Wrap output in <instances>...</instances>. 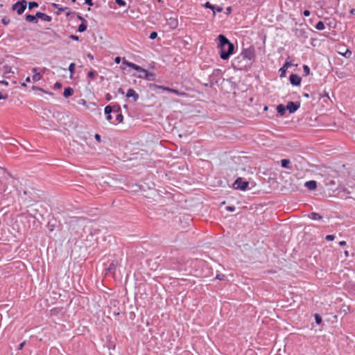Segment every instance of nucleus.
<instances>
[{
    "instance_id": "1",
    "label": "nucleus",
    "mask_w": 355,
    "mask_h": 355,
    "mask_svg": "<svg viewBox=\"0 0 355 355\" xmlns=\"http://www.w3.org/2000/svg\"><path fill=\"white\" fill-rule=\"evenodd\" d=\"M218 39L219 41L218 48L220 50V57L222 60H227L233 53L234 46L223 35H219Z\"/></svg>"
},
{
    "instance_id": "2",
    "label": "nucleus",
    "mask_w": 355,
    "mask_h": 355,
    "mask_svg": "<svg viewBox=\"0 0 355 355\" xmlns=\"http://www.w3.org/2000/svg\"><path fill=\"white\" fill-rule=\"evenodd\" d=\"M123 64L132 68L136 71L144 73V75H137L139 78H144L148 81H154L156 78V76L153 72H149L148 70L143 69L141 67L133 63L130 62L125 59L123 60Z\"/></svg>"
},
{
    "instance_id": "3",
    "label": "nucleus",
    "mask_w": 355,
    "mask_h": 355,
    "mask_svg": "<svg viewBox=\"0 0 355 355\" xmlns=\"http://www.w3.org/2000/svg\"><path fill=\"white\" fill-rule=\"evenodd\" d=\"M232 66L237 70L246 69L250 65L246 60H244L241 56L239 55L232 60Z\"/></svg>"
},
{
    "instance_id": "4",
    "label": "nucleus",
    "mask_w": 355,
    "mask_h": 355,
    "mask_svg": "<svg viewBox=\"0 0 355 355\" xmlns=\"http://www.w3.org/2000/svg\"><path fill=\"white\" fill-rule=\"evenodd\" d=\"M239 55L241 56V58H243L244 60H246L249 65H250L251 62L255 57L254 49L253 48L243 49Z\"/></svg>"
},
{
    "instance_id": "5",
    "label": "nucleus",
    "mask_w": 355,
    "mask_h": 355,
    "mask_svg": "<svg viewBox=\"0 0 355 355\" xmlns=\"http://www.w3.org/2000/svg\"><path fill=\"white\" fill-rule=\"evenodd\" d=\"M223 71L220 69H216L213 70L212 73L209 76V80L210 85H214L218 83L219 79L222 76Z\"/></svg>"
},
{
    "instance_id": "6",
    "label": "nucleus",
    "mask_w": 355,
    "mask_h": 355,
    "mask_svg": "<svg viewBox=\"0 0 355 355\" xmlns=\"http://www.w3.org/2000/svg\"><path fill=\"white\" fill-rule=\"evenodd\" d=\"M248 182L243 181L241 178H238L233 184L235 189H239L241 191H245L248 187Z\"/></svg>"
},
{
    "instance_id": "7",
    "label": "nucleus",
    "mask_w": 355,
    "mask_h": 355,
    "mask_svg": "<svg viewBox=\"0 0 355 355\" xmlns=\"http://www.w3.org/2000/svg\"><path fill=\"white\" fill-rule=\"evenodd\" d=\"M28 1H17L12 6V10H15L17 14L21 15L24 12L27 6Z\"/></svg>"
},
{
    "instance_id": "8",
    "label": "nucleus",
    "mask_w": 355,
    "mask_h": 355,
    "mask_svg": "<svg viewBox=\"0 0 355 355\" xmlns=\"http://www.w3.org/2000/svg\"><path fill=\"white\" fill-rule=\"evenodd\" d=\"M300 107V103L299 101H288L286 105V109L291 114L295 112Z\"/></svg>"
},
{
    "instance_id": "9",
    "label": "nucleus",
    "mask_w": 355,
    "mask_h": 355,
    "mask_svg": "<svg viewBox=\"0 0 355 355\" xmlns=\"http://www.w3.org/2000/svg\"><path fill=\"white\" fill-rule=\"evenodd\" d=\"M289 80H290L291 84L294 86L300 85L301 83V80H302L301 78L298 75L295 74V73H292L290 76Z\"/></svg>"
},
{
    "instance_id": "10",
    "label": "nucleus",
    "mask_w": 355,
    "mask_h": 355,
    "mask_svg": "<svg viewBox=\"0 0 355 355\" xmlns=\"http://www.w3.org/2000/svg\"><path fill=\"white\" fill-rule=\"evenodd\" d=\"M126 97L132 98L133 101L135 102L138 100L139 95L133 89H129L126 92Z\"/></svg>"
},
{
    "instance_id": "11",
    "label": "nucleus",
    "mask_w": 355,
    "mask_h": 355,
    "mask_svg": "<svg viewBox=\"0 0 355 355\" xmlns=\"http://www.w3.org/2000/svg\"><path fill=\"white\" fill-rule=\"evenodd\" d=\"M36 17H37V20L40 19V20L44 21H51V17L47 15L45 13L40 12H36Z\"/></svg>"
},
{
    "instance_id": "12",
    "label": "nucleus",
    "mask_w": 355,
    "mask_h": 355,
    "mask_svg": "<svg viewBox=\"0 0 355 355\" xmlns=\"http://www.w3.org/2000/svg\"><path fill=\"white\" fill-rule=\"evenodd\" d=\"M167 25L170 27V28L175 29L178 26V21L176 18L170 17L167 19Z\"/></svg>"
},
{
    "instance_id": "13",
    "label": "nucleus",
    "mask_w": 355,
    "mask_h": 355,
    "mask_svg": "<svg viewBox=\"0 0 355 355\" xmlns=\"http://www.w3.org/2000/svg\"><path fill=\"white\" fill-rule=\"evenodd\" d=\"M148 87L151 89H162L163 91H166V92H171V90L172 89V88H170V87H165V86H162V85H156V84H153V83L149 84Z\"/></svg>"
},
{
    "instance_id": "14",
    "label": "nucleus",
    "mask_w": 355,
    "mask_h": 355,
    "mask_svg": "<svg viewBox=\"0 0 355 355\" xmlns=\"http://www.w3.org/2000/svg\"><path fill=\"white\" fill-rule=\"evenodd\" d=\"M304 186L310 190H313L317 187V183L315 180H310L306 182Z\"/></svg>"
},
{
    "instance_id": "15",
    "label": "nucleus",
    "mask_w": 355,
    "mask_h": 355,
    "mask_svg": "<svg viewBox=\"0 0 355 355\" xmlns=\"http://www.w3.org/2000/svg\"><path fill=\"white\" fill-rule=\"evenodd\" d=\"M80 19L82 20V23L79 25L78 31L80 33H83L85 31H86L87 24L86 20H85L82 17H80Z\"/></svg>"
},
{
    "instance_id": "16",
    "label": "nucleus",
    "mask_w": 355,
    "mask_h": 355,
    "mask_svg": "<svg viewBox=\"0 0 355 355\" xmlns=\"http://www.w3.org/2000/svg\"><path fill=\"white\" fill-rule=\"evenodd\" d=\"M73 92H74L73 89L70 87H68L64 89L63 96L65 98H68V97L72 96L73 94Z\"/></svg>"
},
{
    "instance_id": "17",
    "label": "nucleus",
    "mask_w": 355,
    "mask_h": 355,
    "mask_svg": "<svg viewBox=\"0 0 355 355\" xmlns=\"http://www.w3.org/2000/svg\"><path fill=\"white\" fill-rule=\"evenodd\" d=\"M26 20L28 22H33V23L37 24V19L36 14L35 15H26Z\"/></svg>"
},
{
    "instance_id": "18",
    "label": "nucleus",
    "mask_w": 355,
    "mask_h": 355,
    "mask_svg": "<svg viewBox=\"0 0 355 355\" xmlns=\"http://www.w3.org/2000/svg\"><path fill=\"white\" fill-rule=\"evenodd\" d=\"M281 166L285 168L290 169L291 168V162L289 159H284L281 160Z\"/></svg>"
},
{
    "instance_id": "19",
    "label": "nucleus",
    "mask_w": 355,
    "mask_h": 355,
    "mask_svg": "<svg viewBox=\"0 0 355 355\" xmlns=\"http://www.w3.org/2000/svg\"><path fill=\"white\" fill-rule=\"evenodd\" d=\"M309 218L314 220H320L322 218V216L316 212H311L309 215Z\"/></svg>"
},
{
    "instance_id": "20",
    "label": "nucleus",
    "mask_w": 355,
    "mask_h": 355,
    "mask_svg": "<svg viewBox=\"0 0 355 355\" xmlns=\"http://www.w3.org/2000/svg\"><path fill=\"white\" fill-rule=\"evenodd\" d=\"M286 106H284V105L282 104H280L279 105H277V112L280 114V115H284L285 114V112L286 110Z\"/></svg>"
},
{
    "instance_id": "21",
    "label": "nucleus",
    "mask_w": 355,
    "mask_h": 355,
    "mask_svg": "<svg viewBox=\"0 0 355 355\" xmlns=\"http://www.w3.org/2000/svg\"><path fill=\"white\" fill-rule=\"evenodd\" d=\"M291 66V62H286V63L284 64V66L280 69V71H281V76H284L285 73H286V69L290 67Z\"/></svg>"
},
{
    "instance_id": "22",
    "label": "nucleus",
    "mask_w": 355,
    "mask_h": 355,
    "mask_svg": "<svg viewBox=\"0 0 355 355\" xmlns=\"http://www.w3.org/2000/svg\"><path fill=\"white\" fill-rule=\"evenodd\" d=\"M171 92L173 93L175 95L179 96H186V93H184L183 92H180V91H179L178 89H173V88L171 89Z\"/></svg>"
},
{
    "instance_id": "23",
    "label": "nucleus",
    "mask_w": 355,
    "mask_h": 355,
    "mask_svg": "<svg viewBox=\"0 0 355 355\" xmlns=\"http://www.w3.org/2000/svg\"><path fill=\"white\" fill-rule=\"evenodd\" d=\"M315 28L318 31H322L324 29V24L322 21H319L315 26Z\"/></svg>"
},
{
    "instance_id": "24",
    "label": "nucleus",
    "mask_w": 355,
    "mask_h": 355,
    "mask_svg": "<svg viewBox=\"0 0 355 355\" xmlns=\"http://www.w3.org/2000/svg\"><path fill=\"white\" fill-rule=\"evenodd\" d=\"M42 78V76L40 73H35V74H33L32 77V80L34 83L38 82Z\"/></svg>"
},
{
    "instance_id": "25",
    "label": "nucleus",
    "mask_w": 355,
    "mask_h": 355,
    "mask_svg": "<svg viewBox=\"0 0 355 355\" xmlns=\"http://www.w3.org/2000/svg\"><path fill=\"white\" fill-rule=\"evenodd\" d=\"M75 67H76V64L75 63L72 62L69 64V71L70 72V77L71 78L73 73H74V71H75Z\"/></svg>"
},
{
    "instance_id": "26",
    "label": "nucleus",
    "mask_w": 355,
    "mask_h": 355,
    "mask_svg": "<svg viewBox=\"0 0 355 355\" xmlns=\"http://www.w3.org/2000/svg\"><path fill=\"white\" fill-rule=\"evenodd\" d=\"M38 6V3L37 1H28V8L29 9H33V8H36Z\"/></svg>"
},
{
    "instance_id": "27",
    "label": "nucleus",
    "mask_w": 355,
    "mask_h": 355,
    "mask_svg": "<svg viewBox=\"0 0 355 355\" xmlns=\"http://www.w3.org/2000/svg\"><path fill=\"white\" fill-rule=\"evenodd\" d=\"M112 112V107L110 105H107L104 109V112L105 114H110Z\"/></svg>"
},
{
    "instance_id": "28",
    "label": "nucleus",
    "mask_w": 355,
    "mask_h": 355,
    "mask_svg": "<svg viewBox=\"0 0 355 355\" xmlns=\"http://www.w3.org/2000/svg\"><path fill=\"white\" fill-rule=\"evenodd\" d=\"M303 71L306 76H308L310 74V68L308 65H303Z\"/></svg>"
},
{
    "instance_id": "29",
    "label": "nucleus",
    "mask_w": 355,
    "mask_h": 355,
    "mask_svg": "<svg viewBox=\"0 0 355 355\" xmlns=\"http://www.w3.org/2000/svg\"><path fill=\"white\" fill-rule=\"evenodd\" d=\"M123 116L122 114L118 113L116 116V121L118 123H121L123 121Z\"/></svg>"
},
{
    "instance_id": "30",
    "label": "nucleus",
    "mask_w": 355,
    "mask_h": 355,
    "mask_svg": "<svg viewBox=\"0 0 355 355\" xmlns=\"http://www.w3.org/2000/svg\"><path fill=\"white\" fill-rule=\"evenodd\" d=\"M315 321L318 324L322 322V318L318 314H315Z\"/></svg>"
},
{
    "instance_id": "31",
    "label": "nucleus",
    "mask_w": 355,
    "mask_h": 355,
    "mask_svg": "<svg viewBox=\"0 0 355 355\" xmlns=\"http://www.w3.org/2000/svg\"><path fill=\"white\" fill-rule=\"evenodd\" d=\"M205 6L206 8H210L213 10L214 13H216V11L214 10V6H211L210 3H209V1H207L206 3L205 4Z\"/></svg>"
},
{
    "instance_id": "32",
    "label": "nucleus",
    "mask_w": 355,
    "mask_h": 355,
    "mask_svg": "<svg viewBox=\"0 0 355 355\" xmlns=\"http://www.w3.org/2000/svg\"><path fill=\"white\" fill-rule=\"evenodd\" d=\"M1 22L3 25H8L10 23V19L8 17H3L1 19Z\"/></svg>"
},
{
    "instance_id": "33",
    "label": "nucleus",
    "mask_w": 355,
    "mask_h": 355,
    "mask_svg": "<svg viewBox=\"0 0 355 355\" xmlns=\"http://www.w3.org/2000/svg\"><path fill=\"white\" fill-rule=\"evenodd\" d=\"M87 76L90 78H94L95 77V76H96V71H94V70H92V71L88 72Z\"/></svg>"
},
{
    "instance_id": "34",
    "label": "nucleus",
    "mask_w": 355,
    "mask_h": 355,
    "mask_svg": "<svg viewBox=\"0 0 355 355\" xmlns=\"http://www.w3.org/2000/svg\"><path fill=\"white\" fill-rule=\"evenodd\" d=\"M335 239V236L334 235H331V234H329V235H327L326 237H325V239L327 241H334Z\"/></svg>"
},
{
    "instance_id": "35",
    "label": "nucleus",
    "mask_w": 355,
    "mask_h": 355,
    "mask_svg": "<svg viewBox=\"0 0 355 355\" xmlns=\"http://www.w3.org/2000/svg\"><path fill=\"white\" fill-rule=\"evenodd\" d=\"M11 72V68L9 66H4L3 67V73H8Z\"/></svg>"
},
{
    "instance_id": "36",
    "label": "nucleus",
    "mask_w": 355,
    "mask_h": 355,
    "mask_svg": "<svg viewBox=\"0 0 355 355\" xmlns=\"http://www.w3.org/2000/svg\"><path fill=\"white\" fill-rule=\"evenodd\" d=\"M225 277V275L224 274H218L216 276V279L218 280H224Z\"/></svg>"
},
{
    "instance_id": "37",
    "label": "nucleus",
    "mask_w": 355,
    "mask_h": 355,
    "mask_svg": "<svg viewBox=\"0 0 355 355\" xmlns=\"http://www.w3.org/2000/svg\"><path fill=\"white\" fill-rule=\"evenodd\" d=\"M157 37V33L155 31L152 32L150 34L149 38L151 40H154Z\"/></svg>"
},
{
    "instance_id": "38",
    "label": "nucleus",
    "mask_w": 355,
    "mask_h": 355,
    "mask_svg": "<svg viewBox=\"0 0 355 355\" xmlns=\"http://www.w3.org/2000/svg\"><path fill=\"white\" fill-rule=\"evenodd\" d=\"M120 110H121V107L119 105H114L112 107V112H119Z\"/></svg>"
},
{
    "instance_id": "39",
    "label": "nucleus",
    "mask_w": 355,
    "mask_h": 355,
    "mask_svg": "<svg viewBox=\"0 0 355 355\" xmlns=\"http://www.w3.org/2000/svg\"><path fill=\"white\" fill-rule=\"evenodd\" d=\"M62 87V83H60V82H56L55 84H54V88L55 89H59Z\"/></svg>"
},
{
    "instance_id": "40",
    "label": "nucleus",
    "mask_w": 355,
    "mask_h": 355,
    "mask_svg": "<svg viewBox=\"0 0 355 355\" xmlns=\"http://www.w3.org/2000/svg\"><path fill=\"white\" fill-rule=\"evenodd\" d=\"M95 139L98 141V142H101V136L98 135V134H96L95 136Z\"/></svg>"
},
{
    "instance_id": "41",
    "label": "nucleus",
    "mask_w": 355,
    "mask_h": 355,
    "mask_svg": "<svg viewBox=\"0 0 355 355\" xmlns=\"http://www.w3.org/2000/svg\"><path fill=\"white\" fill-rule=\"evenodd\" d=\"M121 58H120V57H116V58H114V62H115V63H116V64H119V63L121 62Z\"/></svg>"
},
{
    "instance_id": "42",
    "label": "nucleus",
    "mask_w": 355,
    "mask_h": 355,
    "mask_svg": "<svg viewBox=\"0 0 355 355\" xmlns=\"http://www.w3.org/2000/svg\"><path fill=\"white\" fill-rule=\"evenodd\" d=\"M117 4H119L120 6H125V1H115Z\"/></svg>"
},
{
    "instance_id": "43",
    "label": "nucleus",
    "mask_w": 355,
    "mask_h": 355,
    "mask_svg": "<svg viewBox=\"0 0 355 355\" xmlns=\"http://www.w3.org/2000/svg\"><path fill=\"white\" fill-rule=\"evenodd\" d=\"M303 15L305 16V17H309L310 15V12L308 10H305L304 12H303Z\"/></svg>"
},
{
    "instance_id": "44",
    "label": "nucleus",
    "mask_w": 355,
    "mask_h": 355,
    "mask_svg": "<svg viewBox=\"0 0 355 355\" xmlns=\"http://www.w3.org/2000/svg\"><path fill=\"white\" fill-rule=\"evenodd\" d=\"M70 38H71V40H75V41L78 40V36H76V35H71L70 36Z\"/></svg>"
},
{
    "instance_id": "45",
    "label": "nucleus",
    "mask_w": 355,
    "mask_h": 355,
    "mask_svg": "<svg viewBox=\"0 0 355 355\" xmlns=\"http://www.w3.org/2000/svg\"><path fill=\"white\" fill-rule=\"evenodd\" d=\"M214 10L216 11V12H220L222 11V8L219 7V6H217V7H214Z\"/></svg>"
},
{
    "instance_id": "46",
    "label": "nucleus",
    "mask_w": 355,
    "mask_h": 355,
    "mask_svg": "<svg viewBox=\"0 0 355 355\" xmlns=\"http://www.w3.org/2000/svg\"><path fill=\"white\" fill-rule=\"evenodd\" d=\"M114 264L113 263H112L110 265V266H109V268H107V270H112V269H114Z\"/></svg>"
},
{
    "instance_id": "47",
    "label": "nucleus",
    "mask_w": 355,
    "mask_h": 355,
    "mask_svg": "<svg viewBox=\"0 0 355 355\" xmlns=\"http://www.w3.org/2000/svg\"><path fill=\"white\" fill-rule=\"evenodd\" d=\"M340 246H345L346 245V242L345 241H340L338 243Z\"/></svg>"
},
{
    "instance_id": "48",
    "label": "nucleus",
    "mask_w": 355,
    "mask_h": 355,
    "mask_svg": "<svg viewBox=\"0 0 355 355\" xmlns=\"http://www.w3.org/2000/svg\"><path fill=\"white\" fill-rule=\"evenodd\" d=\"M85 3L89 6H94V1H85Z\"/></svg>"
},
{
    "instance_id": "49",
    "label": "nucleus",
    "mask_w": 355,
    "mask_h": 355,
    "mask_svg": "<svg viewBox=\"0 0 355 355\" xmlns=\"http://www.w3.org/2000/svg\"><path fill=\"white\" fill-rule=\"evenodd\" d=\"M7 98V95H2L1 93H0V100L1 99H6Z\"/></svg>"
},
{
    "instance_id": "50",
    "label": "nucleus",
    "mask_w": 355,
    "mask_h": 355,
    "mask_svg": "<svg viewBox=\"0 0 355 355\" xmlns=\"http://www.w3.org/2000/svg\"><path fill=\"white\" fill-rule=\"evenodd\" d=\"M106 119L107 121H110L112 119V116L110 114H107Z\"/></svg>"
},
{
    "instance_id": "51",
    "label": "nucleus",
    "mask_w": 355,
    "mask_h": 355,
    "mask_svg": "<svg viewBox=\"0 0 355 355\" xmlns=\"http://www.w3.org/2000/svg\"><path fill=\"white\" fill-rule=\"evenodd\" d=\"M24 345H25V343H24V342L21 343L19 345V349H21L23 348V347L24 346Z\"/></svg>"
},
{
    "instance_id": "52",
    "label": "nucleus",
    "mask_w": 355,
    "mask_h": 355,
    "mask_svg": "<svg viewBox=\"0 0 355 355\" xmlns=\"http://www.w3.org/2000/svg\"><path fill=\"white\" fill-rule=\"evenodd\" d=\"M32 71L34 73V74H35V73H38L37 68H36V67L33 68Z\"/></svg>"
},
{
    "instance_id": "53",
    "label": "nucleus",
    "mask_w": 355,
    "mask_h": 355,
    "mask_svg": "<svg viewBox=\"0 0 355 355\" xmlns=\"http://www.w3.org/2000/svg\"><path fill=\"white\" fill-rule=\"evenodd\" d=\"M46 68L44 67V68L40 69V72L44 73L46 71Z\"/></svg>"
},
{
    "instance_id": "54",
    "label": "nucleus",
    "mask_w": 355,
    "mask_h": 355,
    "mask_svg": "<svg viewBox=\"0 0 355 355\" xmlns=\"http://www.w3.org/2000/svg\"><path fill=\"white\" fill-rule=\"evenodd\" d=\"M119 93H121V94H124V92H123V89H122V88H119Z\"/></svg>"
},
{
    "instance_id": "55",
    "label": "nucleus",
    "mask_w": 355,
    "mask_h": 355,
    "mask_svg": "<svg viewBox=\"0 0 355 355\" xmlns=\"http://www.w3.org/2000/svg\"><path fill=\"white\" fill-rule=\"evenodd\" d=\"M87 57H88L89 58H90L91 60H93V59H94L93 55H91L90 53H89V54L87 55Z\"/></svg>"
},
{
    "instance_id": "56",
    "label": "nucleus",
    "mask_w": 355,
    "mask_h": 355,
    "mask_svg": "<svg viewBox=\"0 0 355 355\" xmlns=\"http://www.w3.org/2000/svg\"><path fill=\"white\" fill-rule=\"evenodd\" d=\"M347 53H349V54H351V51H350L349 50H348V49H347V50L346 51L345 53L344 54V55H345V56H346V54H347Z\"/></svg>"
},
{
    "instance_id": "57",
    "label": "nucleus",
    "mask_w": 355,
    "mask_h": 355,
    "mask_svg": "<svg viewBox=\"0 0 355 355\" xmlns=\"http://www.w3.org/2000/svg\"><path fill=\"white\" fill-rule=\"evenodd\" d=\"M31 81V78L29 76H28L26 78V82H30Z\"/></svg>"
},
{
    "instance_id": "58",
    "label": "nucleus",
    "mask_w": 355,
    "mask_h": 355,
    "mask_svg": "<svg viewBox=\"0 0 355 355\" xmlns=\"http://www.w3.org/2000/svg\"><path fill=\"white\" fill-rule=\"evenodd\" d=\"M344 254H345V257H347L349 256L348 251H345Z\"/></svg>"
},
{
    "instance_id": "59",
    "label": "nucleus",
    "mask_w": 355,
    "mask_h": 355,
    "mask_svg": "<svg viewBox=\"0 0 355 355\" xmlns=\"http://www.w3.org/2000/svg\"><path fill=\"white\" fill-rule=\"evenodd\" d=\"M227 12H231V8L230 7L227 8Z\"/></svg>"
},
{
    "instance_id": "60",
    "label": "nucleus",
    "mask_w": 355,
    "mask_h": 355,
    "mask_svg": "<svg viewBox=\"0 0 355 355\" xmlns=\"http://www.w3.org/2000/svg\"><path fill=\"white\" fill-rule=\"evenodd\" d=\"M44 92L48 94H49V95H51V96L53 95V94L52 92Z\"/></svg>"
},
{
    "instance_id": "61",
    "label": "nucleus",
    "mask_w": 355,
    "mask_h": 355,
    "mask_svg": "<svg viewBox=\"0 0 355 355\" xmlns=\"http://www.w3.org/2000/svg\"><path fill=\"white\" fill-rule=\"evenodd\" d=\"M351 12H352V14L355 15V9H352V10H351Z\"/></svg>"
},
{
    "instance_id": "62",
    "label": "nucleus",
    "mask_w": 355,
    "mask_h": 355,
    "mask_svg": "<svg viewBox=\"0 0 355 355\" xmlns=\"http://www.w3.org/2000/svg\"><path fill=\"white\" fill-rule=\"evenodd\" d=\"M21 85L22 87H26V84L25 83H22L21 84Z\"/></svg>"
},
{
    "instance_id": "63",
    "label": "nucleus",
    "mask_w": 355,
    "mask_h": 355,
    "mask_svg": "<svg viewBox=\"0 0 355 355\" xmlns=\"http://www.w3.org/2000/svg\"><path fill=\"white\" fill-rule=\"evenodd\" d=\"M2 83H3V84L6 85L8 84V82H6V81H3Z\"/></svg>"
},
{
    "instance_id": "64",
    "label": "nucleus",
    "mask_w": 355,
    "mask_h": 355,
    "mask_svg": "<svg viewBox=\"0 0 355 355\" xmlns=\"http://www.w3.org/2000/svg\"><path fill=\"white\" fill-rule=\"evenodd\" d=\"M123 107H124L125 109H127V108H128V105H123Z\"/></svg>"
}]
</instances>
